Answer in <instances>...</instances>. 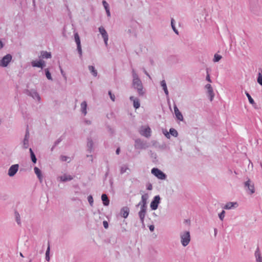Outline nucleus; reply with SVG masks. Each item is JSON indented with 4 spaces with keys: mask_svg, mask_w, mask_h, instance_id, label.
<instances>
[{
    "mask_svg": "<svg viewBox=\"0 0 262 262\" xmlns=\"http://www.w3.org/2000/svg\"><path fill=\"white\" fill-rule=\"evenodd\" d=\"M31 65L33 67L40 68L42 69L45 66V62L43 60L32 61Z\"/></svg>",
    "mask_w": 262,
    "mask_h": 262,
    "instance_id": "f3484780",
    "label": "nucleus"
},
{
    "mask_svg": "<svg viewBox=\"0 0 262 262\" xmlns=\"http://www.w3.org/2000/svg\"><path fill=\"white\" fill-rule=\"evenodd\" d=\"M173 108L177 119L180 121H183V116L176 104L174 105Z\"/></svg>",
    "mask_w": 262,
    "mask_h": 262,
    "instance_id": "a211bd4d",
    "label": "nucleus"
},
{
    "mask_svg": "<svg viewBox=\"0 0 262 262\" xmlns=\"http://www.w3.org/2000/svg\"><path fill=\"white\" fill-rule=\"evenodd\" d=\"M88 202H89L90 205L91 206H93L94 200H93V196L91 195H90L88 196Z\"/></svg>",
    "mask_w": 262,
    "mask_h": 262,
    "instance_id": "a19ab883",
    "label": "nucleus"
},
{
    "mask_svg": "<svg viewBox=\"0 0 262 262\" xmlns=\"http://www.w3.org/2000/svg\"><path fill=\"white\" fill-rule=\"evenodd\" d=\"M205 88L207 90L208 93L209 94L210 97V101H212L214 97V94L212 88L210 84H207L205 86Z\"/></svg>",
    "mask_w": 262,
    "mask_h": 262,
    "instance_id": "b1692460",
    "label": "nucleus"
},
{
    "mask_svg": "<svg viewBox=\"0 0 262 262\" xmlns=\"http://www.w3.org/2000/svg\"><path fill=\"white\" fill-rule=\"evenodd\" d=\"M171 27L172 28V30H173V31L177 34H178V30L176 28V27H175V25H174V20L173 19V18H172L171 19Z\"/></svg>",
    "mask_w": 262,
    "mask_h": 262,
    "instance_id": "f704fd0d",
    "label": "nucleus"
},
{
    "mask_svg": "<svg viewBox=\"0 0 262 262\" xmlns=\"http://www.w3.org/2000/svg\"><path fill=\"white\" fill-rule=\"evenodd\" d=\"M26 94L28 96L33 98L34 99L37 100L38 102H40L41 100L40 97L35 90L32 89L30 90H27Z\"/></svg>",
    "mask_w": 262,
    "mask_h": 262,
    "instance_id": "1a4fd4ad",
    "label": "nucleus"
},
{
    "mask_svg": "<svg viewBox=\"0 0 262 262\" xmlns=\"http://www.w3.org/2000/svg\"><path fill=\"white\" fill-rule=\"evenodd\" d=\"M127 169H128V168L126 166L124 165V166H121V169H120L121 174H123V173H125Z\"/></svg>",
    "mask_w": 262,
    "mask_h": 262,
    "instance_id": "37998d69",
    "label": "nucleus"
},
{
    "mask_svg": "<svg viewBox=\"0 0 262 262\" xmlns=\"http://www.w3.org/2000/svg\"><path fill=\"white\" fill-rule=\"evenodd\" d=\"M165 147V145L160 146L159 147L161 148H164V147Z\"/></svg>",
    "mask_w": 262,
    "mask_h": 262,
    "instance_id": "0e129e2a",
    "label": "nucleus"
},
{
    "mask_svg": "<svg viewBox=\"0 0 262 262\" xmlns=\"http://www.w3.org/2000/svg\"><path fill=\"white\" fill-rule=\"evenodd\" d=\"M89 70L90 71V73L92 74V75L96 77L97 76L98 73L97 71L95 69V68L94 66H89L88 67Z\"/></svg>",
    "mask_w": 262,
    "mask_h": 262,
    "instance_id": "cd10ccee",
    "label": "nucleus"
},
{
    "mask_svg": "<svg viewBox=\"0 0 262 262\" xmlns=\"http://www.w3.org/2000/svg\"><path fill=\"white\" fill-rule=\"evenodd\" d=\"M103 225L105 229H107L108 227V223L106 221L103 222Z\"/></svg>",
    "mask_w": 262,
    "mask_h": 262,
    "instance_id": "3c124183",
    "label": "nucleus"
},
{
    "mask_svg": "<svg viewBox=\"0 0 262 262\" xmlns=\"http://www.w3.org/2000/svg\"><path fill=\"white\" fill-rule=\"evenodd\" d=\"M101 200L104 206H107L110 204V200L106 194H102L101 195Z\"/></svg>",
    "mask_w": 262,
    "mask_h": 262,
    "instance_id": "bb28decb",
    "label": "nucleus"
},
{
    "mask_svg": "<svg viewBox=\"0 0 262 262\" xmlns=\"http://www.w3.org/2000/svg\"><path fill=\"white\" fill-rule=\"evenodd\" d=\"M102 4H103V6L105 10L110 9L109 5L105 1H102Z\"/></svg>",
    "mask_w": 262,
    "mask_h": 262,
    "instance_id": "c03bdc74",
    "label": "nucleus"
},
{
    "mask_svg": "<svg viewBox=\"0 0 262 262\" xmlns=\"http://www.w3.org/2000/svg\"><path fill=\"white\" fill-rule=\"evenodd\" d=\"M4 45L2 42V41L0 40V49H2L3 48Z\"/></svg>",
    "mask_w": 262,
    "mask_h": 262,
    "instance_id": "e2e57ef3",
    "label": "nucleus"
},
{
    "mask_svg": "<svg viewBox=\"0 0 262 262\" xmlns=\"http://www.w3.org/2000/svg\"><path fill=\"white\" fill-rule=\"evenodd\" d=\"M87 108L88 105L86 102L85 101H82L80 104V112L84 116L88 113Z\"/></svg>",
    "mask_w": 262,
    "mask_h": 262,
    "instance_id": "6ab92c4d",
    "label": "nucleus"
},
{
    "mask_svg": "<svg viewBox=\"0 0 262 262\" xmlns=\"http://www.w3.org/2000/svg\"><path fill=\"white\" fill-rule=\"evenodd\" d=\"M149 229L150 230V231H153L155 229V226L152 225H150L149 226Z\"/></svg>",
    "mask_w": 262,
    "mask_h": 262,
    "instance_id": "6e6d98bb",
    "label": "nucleus"
},
{
    "mask_svg": "<svg viewBox=\"0 0 262 262\" xmlns=\"http://www.w3.org/2000/svg\"><path fill=\"white\" fill-rule=\"evenodd\" d=\"M107 128L108 129V131L111 133V134H113V130L111 128L110 126H107Z\"/></svg>",
    "mask_w": 262,
    "mask_h": 262,
    "instance_id": "bf43d9fd",
    "label": "nucleus"
},
{
    "mask_svg": "<svg viewBox=\"0 0 262 262\" xmlns=\"http://www.w3.org/2000/svg\"><path fill=\"white\" fill-rule=\"evenodd\" d=\"M12 55L8 54L4 56L2 59H0V67H6L12 60Z\"/></svg>",
    "mask_w": 262,
    "mask_h": 262,
    "instance_id": "39448f33",
    "label": "nucleus"
},
{
    "mask_svg": "<svg viewBox=\"0 0 262 262\" xmlns=\"http://www.w3.org/2000/svg\"><path fill=\"white\" fill-rule=\"evenodd\" d=\"M34 172L36 174L38 179L40 182H42L43 177L42 176L41 171L37 167H35L34 168Z\"/></svg>",
    "mask_w": 262,
    "mask_h": 262,
    "instance_id": "393cba45",
    "label": "nucleus"
},
{
    "mask_svg": "<svg viewBox=\"0 0 262 262\" xmlns=\"http://www.w3.org/2000/svg\"><path fill=\"white\" fill-rule=\"evenodd\" d=\"M222 57L221 55L217 54H215L214 55V58H213V61L215 62H218L221 59Z\"/></svg>",
    "mask_w": 262,
    "mask_h": 262,
    "instance_id": "e433bc0d",
    "label": "nucleus"
},
{
    "mask_svg": "<svg viewBox=\"0 0 262 262\" xmlns=\"http://www.w3.org/2000/svg\"><path fill=\"white\" fill-rule=\"evenodd\" d=\"M99 32L101 34L102 38H103L105 46H107L108 45V34L105 30V28L103 26H101L99 28Z\"/></svg>",
    "mask_w": 262,
    "mask_h": 262,
    "instance_id": "423d86ee",
    "label": "nucleus"
},
{
    "mask_svg": "<svg viewBox=\"0 0 262 262\" xmlns=\"http://www.w3.org/2000/svg\"><path fill=\"white\" fill-rule=\"evenodd\" d=\"M181 243L183 247L187 246L190 242V234L188 231H183L180 234Z\"/></svg>",
    "mask_w": 262,
    "mask_h": 262,
    "instance_id": "f03ea898",
    "label": "nucleus"
},
{
    "mask_svg": "<svg viewBox=\"0 0 262 262\" xmlns=\"http://www.w3.org/2000/svg\"><path fill=\"white\" fill-rule=\"evenodd\" d=\"M74 38H75V42L77 45V49L78 52L79 54V57L81 58L82 57V48H81V46L80 37L77 33H76L74 34Z\"/></svg>",
    "mask_w": 262,
    "mask_h": 262,
    "instance_id": "9d476101",
    "label": "nucleus"
},
{
    "mask_svg": "<svg viewBox=\"0 0 262 262\" xmlns=\"http://www.w3.org/2000/svg\"><path fill=\"white\" fill-rule=\"evenodd\" d=\"M254 255L256 258V262H262V257L258 246H257L255 251Z\"/></svg>",
    "mask_w": 262,
    "mask_h": 262,
    "instance_id": "412c9836",
    "label": "nucleus"
},
{
    "mask_svg": "<svg viewBox=\"0 0 262 262\" xmlns=\"http://www.w3.org/2000/svg\"><path fill=\"white\" fill-rule=\"evenodd\" d=\"M87 157H90L91 158H92V155H87ZM91 161H93L92 159H91Z\"/></svg>",
    "mask_w": 262,
    "mask_h": 262,
    "instance_id": "69168bd1",
    "label": "nucleus"
},
{
    "mask_svg": "<svg viewBox=\"0 0 262 262\" xmlns=\"http://www.w3.org/2000/svg\"><path fill=\"white\" fill-rule=\"evenodd\" d=\"M245 187L248 188L249 190L250 194H253L255 192L254 184L251 183L250 179H248L246 182H245Z\"/></svg>",
    "mask_w": 262,
    "mask_h": 262,
    "instance_id": "dca6fc26",
    "label": "nucleus"
},
{
    "mask_svg": "<svg viewBox=\"0 0 262 262\" xmlns=\"http://www.w3.org/2000/svg\"><path fill=\"white\" fill-rule=\"evenodd\" d=\"M151 172L159 179L165 180L166 178V175L157 168H153L151 170Z\"/></svg>",
    "mask_w": 262,
    "mask_h": 262,
    "instance_id": "7ed1b4c3",
    "label": "nucleus"
},
{
    "mask_svg": "<svg viewBox=\"0 0 262 262\" xmlns=\"http://www.w3.org/2000/svg\"><path fill=\"white\" fill-rule=\"evenodd\" d=\"M134 146L136 149H146L148 147L147 143L140 139L135 140Z\"/></svg>",
    "mask_w": 262,
    "mask_h": 262,
    "instance_id": "20e7f679",
    "label": "nucleus"
},
{
    "mask_svg": "<svg viewBox=\"0 0 262 262\" xmlns=\"http://www.w3.org/2000/svg\"><path fill=\"white\" fill-rule=\"evenodd\" d=\"M60 159L61 161H63V162L67 161L68 162H70L71 161L70 158L69 157H68L66 156H63V155L60 156Z\"/></svg>",
    "mask_w": 262,
    "mask_h": 262,
    "instance_id": "473e14b6",
    "label": "nucleus"
},
{
    "mask_svg": "<svg viewBox=\"0 0 262 262\" xmlns=\"http://www.w3.org/2000/svg\"><path fill=\"white\" fill-rule=\"evenodd\" d=\"M147 201L141 198V201L137 205V207L140 206V207L147 208Z\"/></svg>",
    "mask_w": 262,
    "mask_h": 262,
    "instance_id": "c85d7f7f",
    "label": "nucleus"
},
{
    "mask_svg": "<svg viewBox=\"0 0 262 262\" xmlns=\"http://www.w3.org/2000/svg\"><path fill=\"white\" fill-rule=\"evenodd\" d=\"M163 133L167 139H170V134L166 130H163Z\"/></svg>",
    "mask_w": 262,
    "mask_h": 262,
    "instance_id": "49530a36",
    "label": "nucleus"
},
{
    "mask_svg": "<svg viewBox=\"0 0 262 262\" xmlns=\"http://www.w3.org/2000/svg\"><path fill=\"white\" fill-rule=\"evenodd\" d=\"M60 72H61V75H62V76L64 78V79L66 80L67 79V77L66 76V74L64 73L63 71L62 70V69H60Z\"/></svg>",
    "mask_w": 262,
    "mask_h": 262,
    "instance_id": "5fc2aeb1",
    "label": "nucleus"
},
{
    "mask_svg": "<svg viewBox=\"0 0 262 262\" xmlns=\"http://www.w3.org/2000/svg\"><path fill=\"white\" fill-rule=\"evenodd\" d=\"M225 210H222V212L221 213H220L219 214V217L220 219V220L222 221H223L224 219V217H225Z\"/></svg>",
    "mask_w": 262,
    "mask_h": 262,
    "instance_id": "4c0bfd02",
    "label": "nucleus"
},
{
    "mask_svg": "<svg viewBox=\"0 0 262 262\" xmlns=\"http://www.w3.org/2000/svg\"><path fill=\"white\" fill-rule=\"evenodd\" d=\"M120 148L118 147V148H117L116 150V153L117 155H119V153H120Z\"/></svg>",
    "mask_w": 262,
    "mask_h": 262,
    "instance_id": "052dcab7",
    "label": "nucleus"
},
{
    "mask_svg": "<svg viewBox=\"0 0 262 262\" xmlns=\"http://www.w3.org/2000/svg\"><path fill=\"white\" fill-rule=\"evenodd\" d=\"M169 134L173 137H177L178 136V132L174 128H171L169 129Z\"/></svg>",
    "mask_w": 262,
    "mask_h": 262,
    "instance_id": "72a5a7b5",
    "label": "nucleus"
},
{
    "mask_svg": "<svg viewBox=\"0 0 262 262\" xmlns=\"http://www.w3.org/2000/svg\"><path fill=\"white\" fill-rule=\"evenodd\" d=\"M161 86L162 87L163 91L167 97L169 96V92L167 89L166 83L165 80H163L160 82Z\"/></svg>",
    "mask_w": 262,
    "mask_h": 262,
    "instance_id": "a878e982",
    "label": "nucleus"
},
{
    "mask_svg": "<svg viewBox=\"0 0 262 262\" xmlns=\"http://www.w3.org/2000/svg\"><path fill=\"white\" fill-rule=\"evenodd\" d=\"M86 146L88 148L87 150L91 153L94 150V142L92 138L91 137L87 138V143Z\"/></svg>",
    "mask_w": 262,
    "mask_h": 262,
    "instance_id": "2eb2a0df",
    "label": "nucleus"
},
{
    "mask_svg": "<svg viewBox=\"0 0 262 262\" xmlns=\"http://www.w3.org/2000/svg\"><path fill=\"white\" fill-rule=\"evenodd\" d=\"M257 82L262 86V75L259 73L258 74L257 79Z\"/></svg>",
    "mask_w": 262,
    "mask_h": 262,
    "instance_id": "ea45409f",
    "label": "nucleus"
},
{
    "mask_svg": "<svg viewBox=\"0 0 262 262\" xmlns=\"http://www.w3.org/2000/svg\"><path fill=\"white\" fill-rule=\"evenodd\" d=\"M30 153V157L31 160L33 163H36L37 161V159L36 158V156L33 151L32 148L29 149Z\"/></svg>",
    "mask_w": 262,
    "mask_h": 262,
    "instance_id": "c756f323",
    "label": "nucleus"
},
{
    "mask_svg": "<svg viewBox=\"0 0 262 262\" xmlns=\"http://www.w3.org/2000/svg\"><path fill=\"white\" fill-rule=\"evenodd\" d=\"M206 79L207 81H208L209 82H212L211 80L210 79V77L209 74L208 73V69H207V76H206Z\"/></svg>",
    "mask_w": 262,
    "mask_h": 262,
    "instance_id": "09e8293b",
    "label": "nucleus"
},
{
    "mask_svg": "<svg viewBox=\"0 0 262 262\" xmlns=\"http://www.w3.org/2000/svg\"><path fill=\"white\" fill-rule=\"evenodd\" d=\"M105 11H106L107 16L108 17H110L111 16V12H110V9L105 10Z\"/></svg>",
    "mask_w": 262,
    "mask_h": 262,
    "instance_id": "4d7b16f0",
    "label": "nucleus"
},
{
    "mask_svg": "<svg viewBox=\"0 0 262 262\" xmlns=\"http://www.w3.org/2000/svg\"><path fill=\"white\" fill-rule=\"evenodd\" d=\"M19 254H20V256H21L23 257H24V255H23V254L21 252Z\"/></svg>",
    "mask_w": 262,
    "mask_h": 262,
    "instance_id": "774afa93",
    "label": "nucleus"
},
{
    "mask_svg": "<svg viewBox=\"0 0 262 262\" xmlns=\"http://www.w3.org/2000/svg\"><path fill=\"white\" fill-rule=\"evenodd\" d=\"M15 216H16V222L18 225H19L20 224V217H19V215L18 213L16 212Z\"/></svg>",
    "mask_w": 262,
    "mask_h": 262,
    "instance_id": "a18cd8bd",
    "label": "nucleus"
},
{
    "mask_svg": "<svg viewBox=\"0 0 262 262\" xmlns=\"http://www.w3.org/2000/svg\"><path fill=\"white\" fill-rule=\"evenodd\" d=\"M144 73H145V74L149 78H151L149 74L147 73V72L144 69Z\"/></svg>",
    "mask_w": 262,
    "mask_h": 262,
    "instance_id": "13d9d810",
    "label": "nucleus"
},
{
    "mask_svg": "<svg viewBox=\"0 0 262 262\" xmlns=\"http://www.w3.org/2000/svg\"><path fill=\"white\" fill-rule=\"evenodd\" d=\"M45 75H46L47 78H48V79L50 80H52L53 79H52V77L51 76V74L49 69H45Z\"/></svg>",
    "mask_w": 262,
    "mask_h": 262,
    "instance_id": "2f4dec72",
    "label": "nucleus"
},
{
    "mask_svg": "<svg viewBox=\"0 0 262 262\" xmlns=\"http://www.w3.org/2000/svg\"><path fill=\"white\" fill-rule=\"evenodd\" d=\"M62 140H63L62 136H61L60 137H59L57 140H56L55 141V142L54 143V146H56L57 145H58L62 141Z\"/></svg>",
    "mask_w": 262,
    "mask_h": 262,
    "instance_id": "79ce46f5",
    "label": "nucleus"
},
{
    "mask_svg": "<svg viewBox=\"0 0 262 262\" xmlns=\"http://www.w3.org/2000/svg\"><path fill=\"white\" fill-rule=\"evenodd\" d=\"M160 203V196L158 195L154 196L153 200H152L150 207L151 210H156L158 207V205Z\"/></svg>",
    "mask_w": 262,
    "mask_h": 262,
    "instance_id": "6e6552de",
    "label": "nucleus"
},
{
    "mask_svg": "<svg viewBox=\"0 0 262 262\" xmlns=\"http://www.w3.org/2000/svg\"><path fill=\"white\" fill-rule=\"evenodd\" d=\"M84 122L87 125H90L92 123V122L91 120H87V119H84Z\"/></svg>",
    "mask_w": 262,
    "mask_h": 262,
    "instance_id": "603ef678",
    "label": "nucleus"
},
{
    "mask_svg": "<svg viewBox=\"0 0 262 262\" xmlns=\"http://www.w3.org/2000/svg\"><path fill=\"white\" fill-rule=\"evenodd\" d=\"M132 75L133 77L132 86L136 90L139 96H143L145 93V90L143 88V83L138 74L136 71L132 69Z\"/></svg>",
    "mask_w": 262,
    "mask_h": 262,
    "instance_id": "f257e3e1",
    "label": "nucleus"
},
{
    "mask_svg": "<svg viewBox=\"0 0 262 262\" xmlns=\"http://www.w3.org/2000/svg\"><path fill=\"white\" fill-rule=\"evenodd\" d=\"M49 254H50V245H49L48 248L47 249L46 252V260H47L48 261L50 260Z\"/></svg>",
    "mask_w": 262,
    "mask_h": 262,
    "instance_id": "58836bf2",
    "label": "nucleus"
},
{
    "mask_svg": "<svg viewBox=\"0 0 262 262\" xmlns=\"http://www.w3.org/2000/svg\"><path fill=\"white\" fill-rule=\"evenodd\" d=\"M147 208L140 207V210L138 212V215L142 226H144V218L146 214Z\"/></svg>",
    "mask_w": 262,
    "mask_h": 262,
    "instance_id": "9b49d317",
    "label": "nucleus"
},
{
    "mask_svg": "<svg viewBox=\"0 0 262 262\" xmlns=\"http://www.w3.org/2000/svg\"><path fill=\"white\" fill-rule=\"evenodd\" d=\"M41 55L43 58H50L51 57V53L47 51H42L41 52Z\"/></svg>",
    "mask_w": 262,
    "mask_h": 262,
    "instance_id": "7c9ffc66",
    "label": "nucleus"
},
{
    "mask_svg": "<svg viewBox=\"0 0 262 262\" xmlns=\"http://www.w3.org/2000/svg\"><path fill=\"white\" fill-rule=\"evenodd\" d=\"M245 94H246V96H247V98L248 99L249 103L250 104H254L255 103L253 99V98L251 97L250 95L247 92H246Z\"/></svg>",
    "mask_w": 262,
    "mask_h": 262,
    "instance_id": "c9c22d12",
    "label": "nucleus"
},
{
    "mask_svg": "<svg viewBox=\"0 0 262 262\" xmlns=\"http://www.w3.org/2000/svg\"><path fill=\"white\" fill-rule=\"evenodd\" d=\"M152 189V185L149 183L147 186V189L149 190H151Z\"/></svg>",
    "mask_w": 262,
    "mask_h": 262,
    "instance_id": "864d4df0",
    "label": "nucleus"
},
{
    "mask_svg": "<svg viewBox=\"0 0 262 262\" xmlns=\"http://www.w3.org/2000/svg\"><path fill=\"white\" fill-rule=\"evenodd\" d=\"M129 99L133 102V105L135 108L137 109L140 107V103L138 98H135L134 96H130Z\"/></svg>",
    "mask_w": 262,
    "mask_h": 262,
    "instance_id": "4be33fe9",
    "label": "nucleus"
},
{
    "mask_svg": "<svg viewBox=\"0 0 262 262\" xmlns=\"http://www.w3.org/2000/svg\"><path fill=\"white\" fill-rule=\"evenodd\" d=\"M108 95H110L111 99L113 101H115V96L114 94H112L111 91H109L108 92Z\"/></svg>",
    "mask_w": 262,
    "mask_h": 262,
    "instance_id": "de8ad7c7",
    "label": "nucleus"
},
{
    "mask_svg": "<svg viewBox=\"0 0 262 262\" xmlns=\"http://www.w3.org/2000/svg\"><path fill=\"white\" fill-rule=\"evenodd\" d=\"M30 138V134L28 129L27 128L26 130L25 135L24 137V139L23 141V147L24 149H27L29 147V141Z\"/></svg>",
    "mask_w": 262,
    "mask_h": 262,
    "instance_id": "ddd939ff",
    "label": "nucleus"
},
{
    "mask_svg": "<svg viewBox=\"0 0 262 262\" xmlns=\"http://www.w3.org/2000/svg\"><path fill=\"white\" fill-rule=\"evenodd\" d=\"M129 212V209L127 207H124L121 209V214L122 217L126 219L127 217Z\"/></svg>",
    "mask_w": 262,
    "mask_h": 262,
    "instance_id": "5701e85b",
    "label": "nucleus"
},
{
    "mask_svg": "<svg viewBox=\"0 0 262 262\" xmlns=\"http://www.w3.org/2000/svg\"><path fill=\"white\" fill-rule=\"evenodd\" d=\"M55 146H54V145L53 146V147L51 148V151H53L54 148H55Z\"/></svg>",
    "mask_w": 262,
    "mask_h": 262,
    "instance_id": "338daca9",
    "label": "nucleus"
},
{
    "mask_svg": "<svg viewBox=\"0 0 262 262\" xmlns=\"http://www.w3.org/2000/svg\"><path fill=\"white\" fill-rule=\"evenodd\" d=\"M238 206V204L236 202H229L227 203L223 207L224 209L230 210L236 208Z\"/></svg>",
    "mask_w": 262,
    "mask_h": 262,
    "instance_id": "4468645a",
    "label": "nucleus"
},
{
    "mask_svg": "<svg viewBox=\"0 0 262 262\" xmlns=\"http://www.w3.org/2000/svg\"><path fill=\"white\" fill-rule=\"evenodd\" d=\"M140 134L142 136H144L146 138H149L151 136V129L149 126L144 127L142 126L139 131Z\"/></svg>",
    "mask_w": 262,
    "mask_h": 262,
    "instance_id": "0eeeda50",
    "label": "nucleus"
},
{
    "mask_svg": "<svg viewBox=\"0 0 262 262\" xmlns=\"http://www.w3.org/2000/svg\"><path fill=\"white\" fill-rule=\"evenodd\" d=\"M149 198L148 194L147 193H145L143 194L141 196V198L143 200H145L147 201V200Z\"/></svg>",
    "mask_w": 262,
    "mask_h": 262,
    "instance_id": "8fccbe9b",
    "label": "nucleus"
},
{
    "mask_svg": "<svg viewBox=\"0 0 262 262\" xmlns=\"http://www.w3.org/2000/svg\"><path fill=\"white\" fill-rule=\"evenodd\" d=\"M214 236H216L217 233V230L216 228L214 229Z\"/></svg>",
    "mask_w": 262,
    "mask_h": 262,
    "instance_id": "680f3d73",
    "label": "nucleus"
},
{
    "mask_svg": "<svg viewBox=\"0 0 262 262\" xmlns=\"http://www.w3.org/2000/svg\"><path fill=\"white\" fill-rule=\"evenodd\" d=\"M73 179V177L72 176L66 174H64L58 178V180H59L62 182L70 181Z\"/></svg>",
    "mask_w": 262,
    "mask_h": 262,
    "instance_id": "aec40b11",
    "label": "nucleus"
},
{
    "mask_svg": "<svg viewBox=\"0 0 262 262\" xmlns=\"http://www.w3.org/2000/svg\"><path fill=\"white\" fill-rule=\"evenodd\" d=\"M19 165L17 164L11 165L8 169V174L9 176L13 177L18 171Z\"/></svg>",
    "mask_w": 262,
    "mask_h": 262,
    "instance_id": "f8f14e48",
    "label": "nucleus"
}]
</instances>
